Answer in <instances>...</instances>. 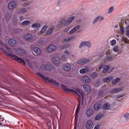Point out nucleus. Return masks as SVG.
<instances>
[{
	"label": "nucleus",
	"mask_w": 129,
	"mask_h": 129,
	"mask_svg": "<svg viewBox=\"0 0 129 129\" xmlns=\"http://www.w3.org/2000/svg\"><path fill=\"white\" fill-rule=\"evenodd\" d=\"M61 88L62 89V90H64L65 92H67L68 93L69 92H73V94H75L77 96H79V98H81V96L83 98V100L84 98V93L82 92V91L80 89H77V92L75 91H74L71 89H69L67 86L61 84Z\"/></svg>",
	"instance_id": "obj_1"
},
{
	"label": "nucleus",
	"mask_w": 129,
	"mask_h": 129,
	"mask_svg": "<svg viewBox=\"0 0 129 129\" xmlns=\"http://www.w3.org/2000/svg\"><path fill=\"white\" fill-rule=\"evenodd\" d=\"M36 74L37 75H38V76H39L40 78L43 79V80H44L45 82H48L51 84H53V85H54V86H56V87H58V86H59V83H58V82L55 81L52 79H49V78L45 77L44 76L41 74V73L40 72L37 73Z\"/></svg>",
	"instance_id": "obj_2"
},
{
	"label": "nucleus",
	"mask_w": 129,
	"mask_h": 129,
	"mask_svg": "<svg viewBox=\"0 0 129 129\" xmlns=\"http://www.w3.org/2000/svg\"><path fill=\"white\" fill-rule=\"evenodd\" d=\"M0 50L3 51L4 53H6V54H7V55H8L9 57H11V58H13L14 60L18 61L19 63H23L24 65H26V61H25V60L22 59V58H20L17 56V55H14L12 53H8V52L6 51V50H4V48L3 47H0Z\"/></svg>",
	"instance_id": "obj_3"
},
{
	"label": "nucleus",
	"mask_w": 129,
	"mask_h": 129,
	"mask_svg": "<svg viewBox=\"0 0 129 129\" xmlns=\"http://www.w3.org/2000/svg\"><path fill=\"white\" fill-rule=\"evenodd\" d=\"M41 70H47V71L51 72L53 69H54V67L53 65L48 63L47 64H42L40 67Z\"/></svg>",
	"instance_id": "obj_4"
},
{
	"label": "nucleus",
	"mask_w": 129,
	"mask_h": 129,
	"mask_svg": "<svg viewBox=\"0 0 129 129\" xmlns=\"http://www.w3.org/2000/svg\"><path fill=\"white\" fill-rule=\"evenodd\" d=\"M75 19V16H72L68 20H66L65 19H63L61 22H60V25H64V26H68V25H70L71 24V22L73 20Z\"/></svg>",
	"instance_id": "obj_5"
},
{
	"label": "nucleus",
	"mask_w": 129,
	"mask_h": 129,
	"mask_svg": "<svg viewBox=\"0 0 129 129\" xmlns=\"http://www.w3.org/2000/svg\"><path fill=\"white\" fill-rule=\"evenodd\" d=\"M89 61H90V59H89V58H85L79 60L77 61V64H78L79 65H84L85 64H87V63H88Z\"/></svg>",
	"instance_id": "obj_6"
},
{
	"label": "nucleus",
	"mask_w": 129,
	"mask_h": 129,
	"mask_svg": "<svg viewBox=\"0 0 129 129\" xmlns=\"http://www.w3.org/2000/svg\"><path fill=\"white\" fill-rule=\"evenodd\" d=\"M56 49H57V46L55 45L51 44L47 47V50L48 52L51 53L52 52L56 51Z\"/></svg>",
	"instance_id": "obj_7"
},
{
	"label": "nucleus",
	"mask_w": 129,
	"mask_h": 129,
	"mask_svg": "<svg viewBox=\"0 0 129 129\" xmlns=\"http://www.w3.org/2000/svg\"><path fill=\"white\" fill-rule=\"evenodd\" d=\"M70 55V53H69V51L66 49L64 51V54L61 56L62 60H63V61L65 60H67V59H68V57H69Z\"/></svg>",
	"instance_id": "obj_8"
},
{
	"label": "nucleus",
	"mask_w": 129,
	"mask_h": 129,
	"mask_svg": "<svg viewBox=\"0 0 129 129\" xmlns=\"http://www.w3.org/2000/svg\"><path fill=\"white\" fill-rule=\"evenodd\" d=\"M70 55V53H69V51L66 49L64 51V54L61 56L62 60H63V61L65 60H67V59H68V57H69Z\"/></svg>",
	"instance_id": "obj_9"
},
{
	"label": "nucleus",
	"mask_w": 129,
	"mask_h": 129,
	"mask_svg": "<svg viewBox=\"0 0 129 129\" xmlns=\"http://www.w3.org/2000/svg\"><path fill=\"white\" fill-rule=\"evenodd\" d=\"M80 28H81V26H80V25H77L70 31L69 34H73L75 33V32H77V31H78Z\"/></svg>",
	"instance_id": "obj_10"
},
{
	"label": "nucleus",
	"mask_w": 129,
	"mask_h": 129,
	"mask_svg": "<svg viewBox=\"0 0 129 129\" xmlns=\"http://www.w3.org/2000/svg\"><path fill=\"white\" fill-rule=\"evenodd\" d=\"M93 126V122L91 120H89L86 125V127L87 129H91Z\"/></svg>",
	"instance_id": "obj_11"
},
{
	"label": "nucleus",
	"mask_w": 129,
	"mask_h": 129,
	"mask_svg": "<svg viewBox=\"0 0 129 129\" xmlns=\"http://www.w3.org/2000/svg\"><path fill=\"white\" fill-rule=\"evenodd\" d=\"M83 88L85 91L87 92V93H90V92H91V87H90V86L85 84L83 86Z\"/></svg>",
	"instance_id": "obj_12"
},
{
	"label": "nucleus",
	"mask_w": 129,
	"mask_h": 129,
	"mask_svg": "<svg viewBox=\"0 0 129 129\" xmlns=\"http://www.w3.org/2000/svg\"><path fill=\"white\" fill-rule=\"evenodd\" d=\"M16 6H17V3L15 1H13L9 4L8 9L10 10H13Z\"/></svg>",
	"instance_id": "obj_13"
},
{
	"label": "nucleus",
	"mask_w": 129,
	"mask_h": 129,
	"mask_svg": "<svg viewBox=\"0 0 129 129\" xmlns=\"http://www.w3.org/2000/svg\"><path fill=\"white\" fill-rule=\"evenodd\" d=\"M72 67V66H71L70 63H66L64 65L63 70L64 71L68 72V71H70V70H71Z\"/></svg>",
	"instance_id": "obj_14"
},
{
	"label": "nucleus",
	"mask_w": 129,
	"mask_h": 129,
	"mask_svg": "<svg viewBox=\"0 0 129 129\" xmlns=\"http://www.w3.org/2000/svg\"><path fill=\"white\" fill-rule=\"evenodd\" d=\"M89 68H88V67H85L83 69H81L79 72L80 74H85V73L89 72Z\"/></svg>",
	"instance_id": "obj_15"
},
{
	"label": "nucleus",
	"mask_w": 129,
	"mask_h": 129,
	"mask_svg": "<svg viewBox=\"0 0 129 129\" xmlns=\"http://www.w3.org/2000/svg\"><path fill=\"white\" fill-rule=\"evenodd\" d=\"M9 44L12 47L16 46L17 45V40L14 38H11L9 40Z\"/></svg>",
	"instance_id": "obj_16"
},
{
	"label": "nucleus",
	"mask_w": 129,
	"mask_h": 129,
	"mask_svg": "<svg viewBox=\"0 0 129 129\" xmlns=\"http://www.w3.org/2000/svg\"><path fill=\"white\" fill-rule=\"evenodd\" d=\"M82 80L84 83H89L91 80V79H90V77L85 76L82 78Z\"/></svg>",
	"instance_id": "obj_17"
},
{
	"label": "nucleus",
	"mask_w": 129,
	"mask_h": 129,
	"mask_svg": "<svg viewBox=\"0 0 129 129\" xmlns=\"http://www.w3.org/2000/svg\"><path fill=\"white\" fill-rule=\"evenodd\" d=\"M33 51L37 55H41L42 53V49L38 47H34Z\"/></svg>",
	"instance_id": "obj_18"
},
{
	"label": "nucleus",
	"mask_w": 129,
	"mask_h": 129,
	"mask_svg": "<svg viewBox=\"0 0 129 129\" xmlns=\"http://www.w3.org/2000/svg\"><path fill=\"white\" fill-rule=\"evenodd\" d=\"M122 90V88L121 87H117L112 89L110 93H116L117 92H119V91H121Z\"/></svg>",
	"instance_id": "obj_19"
},
{
	"label": "nucleus",
	"mask_w": 129,
	"mask_h": 129,
	"mask_svg": "<svg viewBox=\"0 0 129 129\" xmlns=\"http://www.w3.org/2000/svg\"><path fill=\"white\" fill-rule=\"evenodd\" d=\"M113 80V77H112V76H109V77H106L105 78H103V81L104 82L109 83L111 81H112Z\"/></svg>",
	"instance_id": "obj_20"
},
{
	"label": "nucleus",
	"mask_w": 129,
	"mask_h": 129,
	"mask_svg": "<svg viewBox=\"0 0 129 129\" xmlns=\"http://www.w3.org/2000/svg\"><path fill=\"white\" fill-rule=\"evenodd\" d=\"M16 53L17 55H22V54H25L26 51L23 49L18 48L16 50Z\"/></svg>",
	"instance_id": "obj_21"
},
{
	"label": "nucleus",
	"mask_w": 129,
	"mask_h": 129,
	"mask_svg": "<svg viewBox=\"0 0 129 129\" xmlns=\"http://www.w3.org/2000/svg\"><path fill=\"white\" fill-rule=\"evenodd\" d=\"M119 81H120V78L117 77L115 79L112 80L111 84L115 85V84H116L118 82H119Z\"/></svg>",
	"instance_id": "obj_22"
},
{
	"label": "nucleus",
	"mask_w": 129,
	"mask_h": 129,
	"mask_svg": "<svg viewBox=\"0 0 129 129\" xmlns=\"http://www.w3.org/2000/svg\"><path fill=\"white\" fill-rule=\"evenodd\" d=\"M24 39L27 41H31L33 39V35L32 34H26L24 36Z\"/></svg>",
	"instance_id": "obj_23"
},
{
	"label": "nucleus",
	"mask_w": 129,
	"mask_h": 129,
	"mask_svg": "<svg viewBox=\"0 0 129 129\" xmlns=\"http://www.w3.org/2000/svg\"><path fill=\"white\" fill-rule=\"evenodd\" d=\"M53 63L55 64V65H58V64H60V58L59 57H54L53 58Z\"/></svg>",
	"instance_id": "obj_24"
},
{
	"label": "nucleus",
	"mask_w": 129,
	"mask_h": 129,
	"mask_svg": "<svg viewBox=\"0 0 129 129\" xmlns=\"http://www.w3.org/2000/svg\"><path fill=\"white\" fill-rule=\"evenodd\" d=\"M101 108V104L98 103L95 104L94 105V109H95V110H99V109H100Z\"/></svg>",
	"instance_id": "obj_25"
},
{
	"label": "nucleus",
	"mask_w": 129,
	"mask_h": 129,
	"mask_svg": "<svg viewBox=\"0 0 129 129\" xmlns=\"http://www.w3.org/2000/svg\"><path fill=\"white\" fill-rule=\"evenodd\" d=\"M109 69H110V65H107L102 70L103 73H106L108 71H109Z\"/></svg>",
	"instance_id": "obj_26"
},
{
	"label": "nucleus",
	"mask_w": 129,
	"mask_h": 129,
	"mask_svg": "<svg viewBox=\"0 0 129 129\" xmlns=\"http://www.w3.org/2000/svg\"><path fill=\"white\" fill-rule=\"evenodd\" d=\"M47 29H48V26L47 25H44L40 30V34H41V35L44 34V32H46V30H47Z\"/></svg>",
	"instance_id": "obj_27"
},
{
	"label": "nucleus",
	"mask_w": 129,
	"mask_h": 129,
	"mask_svg": "<svg viewBox=\"0 0 129 129\" xmlns=\"http://www.w3.org/2000/svg\"><path fill=\"white\" fill-rule=\"evenodd\" d=\"M88 116H91L93 114V110L91 108H89L86 112Z\"/></svg>",
	"instance_id": "obj_28"
},
{
	"label": "nucleus",
	"mask_w": 129,
	"mask_h": 129,
	"mask_svg": "<svg viewBox=\"0 0 129 129\" xmlns=\"http://www.w3.org/2000/svg\"><path fill=\"white\" fill-rule=\"evenodd\" d=\"M41 27V24L40 23H34L31 26V27L33 29H39Z\"/></svg>",
	"instance_id": "obj_29"
},
{
	"label": "nucleus",
	"mask_w": 129,
	"mask_h": 129,
	"mask_svg": "<svg viewBox=\"0 0 129 129\" xmlns=\"http://www.w3.org/2000/svg\"><path fill=\"white\" fill-rule=\"evenodd\" d=\"M31 24V21L30 20H25L22 22V25L23 26H28Z\"/></svg>",
	"instance_id": "obj_30"
},
{
	"label": "nucleus",
	"mask_w": 129,
	"mask_h": 129,
	"mask_svg": "<svg viewBox=\"0 0 129 129\" xmlns=\"http://www.w3.org/2000/svg\"><path fill=\"white\" fill-rule=\"evenodd\" d=\"M74 39V36H72L69 37L68 38H66L63 39L64 42H69V41H71V40H73Z\"/></svg>",
	"instance_id": "obj_31"
},
{
	"label": "nucleus",
	"mask_w": 129,
	"mask_h": 129,
	"mask_svg": "<svg viewBox=\"0 0 129 129\" xmlns=\"http://www.w3.org/2000/svg\"><path fill=\"white\" fill-rule=\"evenodd\" d=\"M110 108V105L108 103H106L104 104L103 109H109Z\"/></svg>",
	"instance_id": "obj_32"
},
{
	"label": "nucleus",
	"mask_w": 129,
	"mask_h": 129,
	"mask_svg": "<svg viewBox=\"0 0 129 129\" xmlns=\"http://www.w3.org/2000/svg\"><path fill=\"white\" fill-rule=\"evenodd\" d=\"M103 116V114H99V115H97L95 118V120H99Z\"/></svg>",
	"instance_id": "obj_33"
},
{
	"label": "nucleus",
	"mask_w": 129,
	"mask_h": 129,
	"mask_svg": "<svg viewBox=\"0 0 129 129\" xmlns=\"http://www.w3.org/2000/svg\"><path fill=\"white\" fill-rule=\"evenodd\" d=\"M53 31H54V26H52L51 29H50L49 30H48L46 31V34L47 35H51Z\"/></svg>",
	"instance_id": "obj_34"
},
{
	"label": "nucleus",
	"mask_w": 129,
	"mask_h": 129,
	"mask_svg": "<svg viewBox=\"0 0 129 129\" xmlns=\"http://www.w3.org/2000/svg\"><path fill=\"white\" fill-rule=\"evenodd\" d=\"M12 23L13 24V25H14V26L18 25V19H17V17L13 18Z\"/></svg>",
	"instance_id": "obj_35"
},
{
	"label": "nucleus",
	"mask_w": 129,
	"mask_h": 129,
	"mask_svg": "<svg viewBox=\"0 0 129 129\" xmlns=\"http://www.w3.org/2000/svg\"><path fill=\"white\" fill-rule=\"evenodd\" d=\"M97 76H98V74L95 72L92 73L91 75V78H96Z\"/></svg>",
	"instance_id": "obj_36"
},
{
	"label": "nucleus",
	"mask_w": 129,
	"mask_h": 129,
	"mask_svg": "<svg viewBox=\"0 0 129 129\" xmlns=\"http://www.w3.org/2000/svg\"><path fill=\"white\" fill-rule=\"evenodd\" d=\"M113 11H114V7H111L109 9V10H108V11L107 14H108V15H110V14H112V12H113Z\"/></svg>",
	"instance_id": "obj_37"
},
{
	"label": "nucleus",
	"mask_w": 129,
	"mask_h": 129,
	"mask_svg": "<svg viewBox=\"0 0 129 129\" xmlns=\"http://www.w3.org/2000/svg\"><path fill=\"white\" fill-rule=\"evenodd\" d=\"M83 47H86V41H82L80 44L79 48H83Z\"/></svg>",
	"instance_id": "obj_38"
},
{
	"label": "nucleus",
	"mask_w": 129,
	"mask_h": 129,
	"mask_svg": "<svg viewBox=\"0 0 129 129\" xmlns=\"http://www.w3.org/2000/svg\"><path fill=\"white\" fill-rule=\"evenodd\" d=\"M86 47H87V48H91V42L90 41H86Z\"/></svg>",
	"instance_id": "obj_39"
},
{
	"label": "nucleus",
	"mask_w": 129,
	"mask_h": 129,
	"mask_svg": "<svg viewBox=\"0 0 129 129\" xmlns=\"http://www.w3.org/2000/svg\"><path fill=\"white\" fill-rule=\"evenodd\" d=\"M111 46H115V44H116V40L115 39H113L110 42Z\"/></svg>",
	"instance_id": "obj_40"
},
{
	"label": "nucleus",
	"mask_w": 129,
	"mask_h": 129,
	"mask_svg": "<svg viewBox=\"0 0 129 129\" xmlns=\"http://www.w3.org/2000/svg\"><path fill=\"white\" fill-rule=\"evenodd\" d=\"M113 59V57L111 55H109L107 56L105 59V61H106V60H108L109 61H111Z\"/></svg>",
	"instance_id": "obj_41"
},
{
	"label": "nucleus",
	"mask_w": 129,
	"mask_h": 129,
	"mask_svg": "<svg viewBox=\"0 0 129 129\" xmlns=\"http://www.w3.org/2000/svg\"><path fill=\"white\" fill-rule=\"evenodd\" d=\"M123 116H124V117H125V120H126V121H127V120H128V119H129V113H125V114H124Z\"/></svg>",
	"instance_id": "obj_42"
},
{
	"label": "nucleus",
	"mask_w": 129,
	"mask_h": 129,
	"mask_svg": "<svg viewBox=\"0 0 129 129\" xmlns=\"http://www.w3.org/2000/svg\"><path fill=\"white\" fill-rule=\"evenodd\" d=\"M27 9H26L25 8H23L19 10V14H23V13H25Z\"/></svg>",
	"instance_id": "obj_43"
},
{
	"label": "nucleus",
	"mask_w": 129,
	"mask_h": 129,
	"mask_svg": "<svg viewBox=\"0 0 129 129\" xmlns=\"http://www.w3.org/2000/svg\"><path fill=\"white\" fill-rule=\"evenodd\" d=\"M97 18H98V21H100V22H102V21H103V20H104V18L102 16H99L97 17Z\"/></svg>",
	"instance_id": "obj_44"
},
{
	"label": "nucleus",
	"mask_w": 129,
	"mask_h": 129,
	"mask_svg": "<svg viewBox=\"0 0 129 129\" xmlns=\"http://www.w3.org/2000/svg\"><path fill=\"white\" fill-rule=\"evenodd\" d=\"M113 51L115 52H118V46H115V47H113Z\"/></svg>",
	"instance_id": "obj_45"
},
{
	"label": "nucleus",
	"mask_w": 129,
	"mask_h": 129,
	"mask_svg": "<svg viewBox=\"0 0 129 129\" xmlns=\"http://www.w3.org/2000/svg\"><path fill=\"white\" fill-rule=\"evenodd\" d=\"M120 32L122 35L124 34V28L123 27H120Z\"/></svg>",
	"instance_id": "obj_46"
},
{
	"label": "nucleus",
	"mask_w": 129,
	"mask_h": 129,
	"mask_svg": "<svg viewBox=\"0 0 129 129\" xmlns=\"http://www.w3.org/2000/svg\"><path fill=\"white\" fill-rule=\"evenodd\" d=\"M103 94H104V92L102 90L100 91L98 93L99 96H102Z\"/></svg>",
	"instance_id": "obj_47"
},
{
	"label": "nucleus",
	"mask_w": 129,
	"mask_h": 129,
	"mask_svg": "<svg viewBox=\"0 0 129 129\" xmlns=\"http://www.w3.org/2000/svg\"><path fill=\"white\" fill-rule=\"evenodd\" d=\"M80 108V102H79V104L78 107V108L77 109V110H76V116H77V113H78Z\"/></svg>",
	"instance_id": "obj_48"
},
{
	"label": "nucleus",
	"mask_w": 129,
	"mask_h": 129,
	"mask_svg": "<svg viewBox=\"0 0 129 129\" xmlns=\"http://www.w3.org/2000/svg\"><path fill=\"white\" fill-rule=\"evenodd\" d=\"M97 22H98V18L96 17V18L93 22V25H94V24H96V23H97Z\"/></svg>",
	"instance_id": "obj_49"
},
{
	"label": "nucleus",
	"mask_w": 129,
	"mask_h": 129,
	"mask_svg": "<svg viewBox=\"0 0 129 129\" xmlns=\"http://www.w3.org/2000/svg\"><path fill=\"white\" fill-rule=\"evenodd\" d=\"M13 32L14 34H17L19 32V29H15L13 30Z\"/></svg>",
	"instance_id": "obj_50"
},
{
	"label": "nucleus",
	"mask_w": 129,
	"mask_h": 129,
	"mask_svg": "<svg viewBox=\"0 0 129 129\" xmlns=\"http://www.w3.org/2000/svg\"><path fill=\"white\" fill-rule=\"evenodd\" d=\"M103 66H104V64H100V66L98 68L99 70H101L102 69V68H103Z\"/></svg>",
	"instance_id": "obj_51"
},
{
	"label": "nucleus",
	"mask_w": 129,
	"mask_h": 129,
	"mask_svg": "<svg viewBox=\"0 0 129 129\" xmlns=\"http://www.w3.org/2000/svg\"><path fill=\"white\" fill-rule=\"evenodd\" d=\"M30 5V3L29 2H26V3H25L24 5H23V7H28V6H29Z\"/></svg>",
	"instance_id": "obj_52"
},
{
	"label": "nucleus",
	"mask_w": 129,
	"mask_h": 129,
	"mask_svg": "<svg viewBox=\"0 0 129 129\" xmlns=\"http://www.w3.org/2000/svg\"><path fill=\"white\" fill-rule=\"evenodd\" d=\"M67 47H68V45L64 44L63 46H61L60 48L61 49H65V48H67Z\"/></svg>",
	"instance_id": "obj_53"
},
{
	"label": "nucleus",
	"mask_w": 129,
	"mask_h": 129,
	"mask_svg": "<svg viewBox=\"0 0 129 129\" xmlns=\"http://www.w3.org/2000/svg\"><path fill=\"white\" fill-rule=\"evenodd\" d=\"M124 96V95H118L117 96L116 98H121V97H123Z\"/></svg>",
	"instance_id": "obj_54"
},
{
	"label": "nucleus",
	"mask_w": 129,
	"mask_h": 129,
	"mask_svg": "<svg viewBox=\"0 0 129 129\" xmlns=\"http://www.w3.org/2000/svg\"><path fill=\"white\" fill-rule=\"evenodd\" d=\"M126 36L129 38V30L125 31Z\"/></svg>",
	"instance_id": "obj_55"
},
{
	"label": "nucleus",
	"mask_w": 129,
	"mask_h": 129,
	"mask_svg": "<svg viewBox=\"0 0 129 129\" xmlns=\"http://www.w3.org/2000/svg\"><path fill=\"white\" fill-rule=\"evenodd\" d=\"M122 42H126V40H125V38L122 36L121 38Z\"/></svg>",
	"instance_id": "obj_56"
},
{
	"label": "nucleus",
	"mask_w": 129,
	"mask_h": 129,
	"mask_svg": "<svg viewBox=\"0 0 129 129\" xmlns=\"http://www.w3.org/2000/svg\"><path fill=\"white\" fill-rule=\"evenodd\" d=\"M68 31H69V28H66V29H64V30L63 31V32H64V33H67V32H68Z\"/></svg>",
	"instance_id": "obj_57"
},
{
	"label": "nucleus",
	"mask_w": 129,
	"mask_h": 129,
	"mask_svg": "<svg viewBox=\"0 0 129 129\" xmlns=\"http://www.w3.org/2000/svg\"><path fill=\"white\" fill-rule=\"evenodd\" d=\"M0 120H2V121H4V120L2 115H0Z\"/></svg>",
	"instance_id": "obj_58"
},
{
	"label": "nucleus",
	"mask_w": 129,
	"mask_h": 129,
	"mask_svg": "<svg viewBox=\"0 0 129 129\" xmlns=\"http://www.w3.org/2000/svg\"><path fill=\"white\" fill-rule=\"evenodd\" d=\"M77 68V67H76L75 65H73L72 67V69H73V70H75V69H76Z\"/></svg>",
	"instance_id": "obj_59"
},
{
	"label": "nucleus",
	"mask_w": 129,
	"mask_h": 129,
	"mask_svg": "<svg viewBox=\"0 0 129 129\" xmlns=\"http://www.w3.org/2000/svg\"><path fill=\"white\" fill-rule=\"evenodd\" d=\"M44 43L45 41L44 40L40 41V44H41V45H44Z\"/></svg>",
	"instance_id": "obj_60"
},
{
	"label": "nucleus",
	"mask_w": 129,
	"mask_h": 129,
	"mask_svg": "<svg viewBox=\"0 0 129 129\" xmlns=\"http://www.w3.org/2000/svg\"><path fill=\"white\" fill-rule=\"evenodd\" d=\"M7 17H9V19H11V18H12V16L8 14L7 15L5 16V18H7Z\"/></svg>",
	"instance_id": "obj_61"
},
{
	"label": "nucleus",
	"mask_w": 129,
	"mask_h": 129,
	"mask_svg": "<svg viewBox=\"0 0 129 129\" xmlns=\"http://www.w3.org/2000/svg\"><path fill=\"white\" fill-rule=\"evenodd\" d=\"M20 21H23V20H24V17H23V16H20Z\"/></svg>",
	"instance_id": "obj_62"
},
{
	"label": "nucleus",
	"mask_w": 129,
	"mask_h": 129,
	"mask_svg": "<svg viewBox=\"0 0 129 129\" xmlns=\"http://www.w3.org/2000/svg\"><path fill=\"white\" fill-rule=\"evenodd\" d=\"M82 21V20L81 19H79L78 20V21H77V23H81V22Z\"/></svg>",
	"instance_id": "obj_63"
},
{
	"label": "nucleus",
	"mask_w": 129,
	"mask_h": 129,
	"mask_svg": "<svg viewBox=\"0 0 129 129\" xmlns=\"http://www.w3.org/2000/svg\"><path fill=\"white\" fill-rule=\"evenodd\" d=\"M114 28L115 29H117V28H118V25H115V26H114Z\"/></svg>",
	"instance_id": "obj_64"
}]
</instances>
